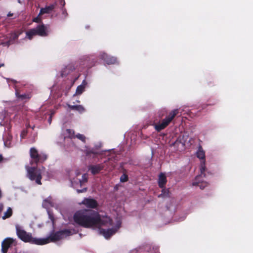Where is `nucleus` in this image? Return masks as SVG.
I'll list each match as a JSON object with an SVG mask.
<instances>
[{"label": "nucleus", "instance_id": "obj_3", "mask_svg": "<svg viewBox=\"0 0 253 253\" xmlns=\"http://www.w3.org/2000/svg\"><path fill=\"white\" fill-rule=\"evenodd\" d=\"M27 177L32 181L35 182L38 185H42V183L41 180L42 179V170L36 167H27Z\"/></svg>", "mask_w": 253, "mask_h": 253}, {"label": "nucleus", "instance_id": "obj_17", "mask_svg": "<svg viewBox=\"0 0 253 253\" xmlns=\"http://www.w3.org/2000/svg\"><path fill=\"white\" fill-rule=\"evenodd\" d=\"M55 5V4H51L44 8H42L40 10L39 15H43L45 13H50L54 9Z\"/></svg>", "mask_w": 253, "mask_h": 253}, {"label": "nucleus", "instance_id": "obj_12", "mask_svg": "<svg viewBox=\"0 0 253 253\" xmlns=\"http://www.w3.org/2000/svg\"><path fill=\"white\" fill-rule=\"evenodd\" d=\"M100 58L107 64H114L117 62V58L115 57L108 55L105 53H103L100 55Z\"/></svg>", "mask_w": 253, "mask_h": 253}, {"label": "nucleus", "instance_id": "obj_27", "mask_svg": "<svg viewBox=\"0 0 253 253\" xmlns=\"http://www.w3.org/2000/svg\"><path fill=\"white\" fill-rule=\"evenodd\" d=\"M128 176L127 174L124 173L120 177V181L122 182H125L128 180Z\"/></svg>", "mask_w": 253, "mask_h": 253}, {"label": "nucleus", "instance_id": "obj_30", "mask_svg": "<svg viewBox=\"0 0 253 253\" xmlns=\"http://www.w3.org/2000/svg\"><path fill=\"white\" fill-rule=\"evenodd\" d=\"M18 37H19V34H17V33H14V34H13L11 35V39L12 40L15 41V40L18 39Z\"/></svg>", "mask_w": 253, "mask_h": 253}, {"label": "nucleus", "instance_id": "obj_29", "mask_svg": "<svg viewBox=\"0 0 253 253\" xmlns=\"http://www.w3.org/2000/svg\"><path fill=\"white\" fill-rule=\"evenodd\" d=\"M41 15H38V16L33 19V22H36V23H41L42 22V19L40 17V16Z\"/></svg>", "mask_w": 253, "mask_h": 253}, {"label": "nucleus", "instance_id": "obj_28", "mask_svg": "<svg viewBox=\"0 0 253 253\" xmlns=\"http://www.w3.org/2000/svg\"><path fill=\"white\" fill-rule=\"evenodd\" d=\"M150 250V251H148L150 253H159L158 249L157 248H153L151 249L150 247H146V249H148Z\"/></svg>", "mask_w": 253, "mask_h": 253}, {"label": "nucleus", "instance_id": "obj_37", "mask_svg": "<svg viewBox=\"0 0 253 253\" xmlns=\"http://www.w3.org/2000/svg\"><path fill=\"white\" fill-rule=\"evenodd\" d=\"M49 216H50L51 220L52 221V222H53V221H54L53 217H52L51 215H49Z\"/></svg>", "mask_w": 253, "mask_h": 253}, {"label": "nucleus", "instance_id": "obj_14", "mask_svg": "<svg viewBox=\"0 0 253 253\" xmlns=\"http://www.w3.org/2000/svg\"><path fill=\"white\" fill-rule=\"evenodd\" d=\"M203 175H204V176H205V173L204 174H203ZM202 174L201 173L200 175L197 176L195 178V181L193 182L192 184L193 186H198L200 187L201 189H203L205 188V187L207 186L208 183L203 181L201 182L199 180V178L202 176Z\"/></svg>", "mask_w": 253, "mask_h": 253}, {"label": "nucleus", "instance_id": "obj_38", "mask_svg": "<svg viewBox=\"0 0 253 253\" xmlns=\"http://www.w3.org/2000/svg\"><path fill=\"white\" fill-rule=\"evenodd\" d=\"M4 66V64L3 63H1L0 64V68L1 67H3Z\"/></svg>", "mask_w": 253, "mask_h": 253}, {"label": "nucleus", "instance_id": "obj_7", "mask_svg": "<svg viewBox=\"0 0 253 253\" xmlns=\"http://www.w3.org/2000/svg\"><path fill=\"white\" fill-rule=\"evenodd\" d=\"M109 160L105 161L103 163L95 165H90L88 167V169L91 173L95 175L99 173L102 170H107L108 169V165H110Z\"/></svg>", "mask_w": 253, "mask_h": 253}, {"label": "nucleus", "instance_id": "obj_33", "mask_svg": "<svg viewBox=\"0 0 253 253\" xmlns=\"http://www.w3.org/2000/svg\"><path fill=\"white\" fill-rule=\"evenodd\" d=\"M60 1L61 5L63 7L65 4L64 0H58Z\"/></svg>", "mask_w": 253, "mask_h": 253}, {"label": "nucleus", "instance_id": "obj_9", "mask_svg": "<svg viewBox=\"0 0 253 253\" xmlns=\"http://www.w3.org/2000/svg\"><path fill=\"white\" fill-rule=\"evenodd\" d=\"M197 157L199 159L203 160L201 164L200 171L202 174H204L206 169L205 166V154L204 151L201 146L199 147L198 150L197 152Z\"/></svg>", "mask_w": 253, "mask_h": 253}, {"label": "nucleus", "instance_id": "obj_21", "mask_svg": "<svg viewBox=\"0 0 253 253\" xmlns=\"http://www.w3.org/2000/svg\"><path fill=\"white\" fill-rule=\"evenodd\" d=\"M16 96L18 98L21 99V100L29 99L31 97L29 94H20L18 91L16 92Z\"/></svg>", "mask_w": 253, "mask_h": 253}, {"label": "nucleus", "instance_id": "obj_8", "mask_svg": "<svg viewBox=\"0 0 253 253\" xmlns=\"http://www.w3.org/2000/svg\"><path fill=\"white\" fill-rule=\"evenodd\" d=\"M16 241L15 239L12 238H5L1 243V252L2 253H7L8 249L13 245H16Z\"/></svg>", "mask_w": 253, "mask_h": 253}, {"label": "nucleus", "instance_id": "obj_26", "mask_svg": "<svg viewBox=\"0 0 253 253\" xmlns=\"http://www.w3.org/2000/svg\"><path fill=\"white\" fill-rule=\"evenodd\" d=\"M75 138L79 139V140H81L84 143L85 142L86 137L83 134L78 133V134L75 135Z\"/></svg>", "mask_w": 253, "mask_h": 253}, {"label": "nucleus", "instance_id": "obj_10", "mask_svg": "<svg viewBox=\"0 0 253 253\" xmlns=\"http://www.w3.org/2000/svg\"><path fill=\"white\" fill-rule=\"evenodd\" d=\"M82 203L86 207L91 209H95L98 206L97 201L92 198H85Z\"/></svg>", "mask_w": 253, "mask_h": 253}, {"label": "nucleus", "instance_id": "obj_24", "mask_svg": "<svg viewBox=\"0 0 253 253\" xmlns=\"http://www.w3.org/2000/svg\"><path fill=\"white\" fill-rule=\"evenodd\" d=\"M12 214V211L10 208H8L7 211L4 213V215L2 216L3 219L10 217Z\"/></svg>", "mask_w": 253, "mask_h": 253}, {"label": "nucleus", "instance_id": "obj_13", "mask_svg": "<svg viewBox=\"0 0 253 253\" xmlns=\"http://www.w3.org/2000/svg\"><path fill=\"white\" fill-rule=\"evenodd\" d=\"M99 231L100 234L102 235L106 239L110 238L116 232V230L114 228H109L106 230L99 228Z\"/></svg>", "mask_w": 253, "mask_h": 253}, {"label": "nucleus", "instance_id": "obj_1", "mask_svg": "<svg viewBox=\"0 0 253 253\" xmlns=\"http://www.w3.org/2000/svg\"><path fill=\"white\" fill-rule=\"evenodd\" d=\"M74 220L76 223L85 228L109 227L113 224L111 218L108 216L101 217L97 211L91 210L77 211L74 215Z\"/></svg>", "mask_w": 253, "mask_h": 253}, {"label": "nucleus", "instance_id": "obj_19", "mask_svg": "<svg viewBox=\"0 0 253 253\" xmlns=\"http://www.w3.org/2000/svg\"><path fill=\"white\" fill-rule=\"evenodd\" d=\"M86 84V83L85 80L83 81L82 84L77 87L76 89V94L77 95L81 94L84 91Z\"/></svg>", "mask_w": 253, "mask_h": 253}, {"label": "nucleus", "instance_id": "obj_39", "mask_svg": "<svg viewBox=\"0 0 253 253\" xmlns=\"http://www.w3.org/2000/svg\"><path fill=\"white\" fill-rule=\"evenodd\" d=\"M12 82H13L15 84L17 83V82L14 80H12Z\"/></svg>", "mask_w": 253, "mask_h": 253}, {"label": "nucleus", "instance_id": "obj_25", "mask_svg": "<svg viewBox=\"0 0 253 253\" xmlns=\"http://www.w3.org/2000/svg\"><path fill=\"white\" fill-rule=\"evenodd\" d=\"M87 178L88 176L86 173H84L82 175V179L79 180L81 186H82L84 183L87 181Z\"/></svg>", "mask_w": 253, "mask_h": 253}, {"label": "nucleus", "instance_id": "obj_35", "mask_svg": "<svg viewBox=\"0 0 253 253\" xmlns=\"http://www.w3.org/2000/svg\"><path fill=\"white\" fill-rule=\"evenodd\" d=\"M13 15V13H11V12H8L7 16V17H11Z\"/></svg>", "mask_w": 253, "mask_h": 253}, {"label": "nucleus", "instance_id": "obj_40", "mask_svg": "<svg viewBox=\"0 0 253 253\" xmlns=\"http://www.w3.org/2000/svg\"><path fill=\"white\" fill-rule=\"evenodd\" d=\"M177 143V141H175L174 143H173L172 144L173 145H175Z\"/></svg>", "mask_w": 253, "mask_h": 253}, {"label": "nucleus", "instance_id": "obj_34", "mask_svg": "<svg viewBox=\"0 0 253 253\" xmlns=\"http://www.w3.org/2000/svg\"><path fill=\"white\" fill-rule=\"evenodd\" d=\"M51 121H52V116H50V117L48 119V122L49 123V124H50L51 123Z\"/></svg>", "mask_w": 253, "mask_h": 253}, {"label": "nucleus", "instance_id": "obj_23", "mask_svg": "<svg viewBox=\"0 0 253 253\" xmlns=\"http://www.w3.org/2000/svg\"><path fill=\"white\" fill-rule=\"evenodd\" d=\"M66 131V133L67 134V137L71 138V139L75 138V131L73 129H67Z\"/></svg>", "mask_w": 253, "mask_h": 253}, {"label": "nucleus", "instance_id": "obj_5", "mask_svg": "<svg viewBox=\"0 0 253 253\" xmlns=\"http://www.w3.org/2000/svg\"><path fill=\"white\" fill-rule=\"evenodd\" d=\"M178 109H174L171 111L169 115L163 119L161 123L155 124V128L157 131H160L165 128L172 121L174 118L178 114Z\"/></svg>", "mask_w": 253, "mask_h": 253}, {"label": "nucleus", "instance_id": "obj_6", "mask_svg": "<svg viewBox=\"0 0 253 253\" xmlns=\"http://www.w3.org/2000/svg\"><path fill=\"white\" fill-rule=\"evenodd\" d=\"M72 235V232L69 229L61 230L55 233H51L50 236L46 238H42V239H47V243L50 242H56L59 241L64 238Z\"/></svg>", "mask_w": 253, "mask_h": 253}, {"label": "nucleus", "instance_id": "obj_36", "mask_svg": "<svg viewBox=\"0 0 253 253\" xmlns=\"http://www.w3.org/2000/svg\"><path fill=\"white\" fill-rule=\"evenodd\" d=\"M3 160V157L1 155H0V162H1Z\"/></svg>", "mask_w": 253, "mask_h": 253}, {"label": "nucleus", "instance_id": "obj_4", "mask_svg": "<svg viewBox=\"0 0 253 253\" xmlns=\"http://www.w3.org/2000/svg\"><path fill=\"white\" fill-rule=\"evenodd\" d=\"M31 158L30 164H35L37 166L39 164H42L47 159V155L43 152L39 153L38 150L35 147H32L29 151Z\"/></svg>", "mask_w": 253, "mask_h": 253}, {"label": "nucleus", "instance_id": "obj_20", "mask_svg": "<svg viewBox=\"0 0 253 253\" xmlns=\"http://www.w3.org/2000/svg\"><path fill=\"white\" fill-rule=\"evenodd\" d=\"M162 193L158 195L159 198H166L170 197V192L169 189H166L165 187L162 188Z\"/></svg>", "mask_w": 253, "mask_h": 253}, {"label": "nucleus", "instance_id": "obj_41", "mask_svg": "<svg viewBox=\"0 0 253 253\" xmlns=\"http://www.w3.org/2000/svg\"><path fill=\"white\" fill-rule=\"evenodd\" d=\"M44 201H45V202H48V200H47V199L45 200H44Z\"/></svg>", "mask_w": 253, "mask_h": 253}, {"label": "nucleus", "instance_id": "obj_18", "mask_svg": "<svg viewBox=\"0 0 253 253\" xmlns=\"http://www.w3.org/2000/svg\"><path fill=\"white\" fill-rule=\"evenodd\" d=\"M68 106L71 110H76L80 113H82L85 111L84 107L81 105H71L68 104Z\"/></svg>", "mask_w": 253, "mask_h": 253}, {"label": "nucleus", "instance_id": "obj_11", "mask_svg": "<svg viewBox=\"0 0 253 253\" xmlns=\"http://www.w3.org/2000/svg\"><path fill=\"white\" fill-rule=\"evenodd\" d=\"M100 146L95 145L92 148L86 147L84 153L86 156H89L91 154L93 155V158L96 157V155H100L101 153L99 152Z\"/></svg>", "mask_w": 253, "mask_h": 253}, {"label": "nucleus", "instance_id": "obj_31", "mask_svg": "<svg viewBox=\"0 0 253 253\" xmlns=\"http://www.w3.org/2000/svg\"><path fill=\"white\" fill-rule=\"evenodd\" d=\"M87 188H84L83 189H77V191L78 193H83L86 192Z\"/></svg>", "mask_w": 253, "mask_h": 253}, {"label": "nucleus", "instance_id": "obj_32", "mask_svg": "<svg viewBox=\"0 0 253 253\" xmlns=\"http://www.w3.org/2000/svg\"><path fill=\"white\" fill-rule=\"evenodd\" d=\"M33 29L34 31H35L34 32H35V35H36H36H38V36H40V33L39 32V31H38V30L37 28V27H36V28H33Z\"/></svg>", "mask_w": 253, "mask_h": 253}, {"label": "nucleus", "instance_id": "obj_15", "mask_svg": "<svg viewBox=\"0 0 253 253\" xmlns=\"http://www.w3.org/2000/svg\"><path fill=\"white\" fill-rule=\"evenodd\" d=\"M167 182V179L165 174L162 172L160 173L158 181L159 187L161 188H165Z\"/></svg>", "mask_w": 253, "mask_h": 253}, {"label": "nucleus", "instance_id": "obj_22", "mask_svg": "<svg viewBox=\"0 0 253 253\" xmlns=\"http://www.w3.org/2000/svg\"><path fill=\"white\" fill-rule=\"evenodd\" d=\"M33 29H31L29 31H27L26 33V38H28L29 40H32L34 36H36L35 33L34 32Z\"/></svg>", "mask_w": 253, "mask_h": 253}, {"label": "nucleus", "instance_id": "obj_2", "mask_svg": "<svg viewBox=\"0 0 253 253\" xmlns=\"http://www.w3.org/2000/svg\"><path fill=\"white\" fill-rule=\"evenodd\" d=\"M16 229L18 237L24 242L38 245H43L47 244V239L34 238L31 233L27 232L18 226H16Z\"/></svg>", "mask_w": 253, "mask_h": 253}, {"label": "nucleus", "instance_id": "obj_16", "mask_svg": "<svg viewBox=\"0 0 253 253\" xmlns=\"http://www.w3.org/2000/svg\"><path fill=\"white\" fill-rule=\"evenodd\" d=\"M40 33V36L45 37L48 35V31L47 30V27L42 23L40 24L36 27Z\"/></svg>", "mask_w": 253, "mask_h": 253}]
</instances>
